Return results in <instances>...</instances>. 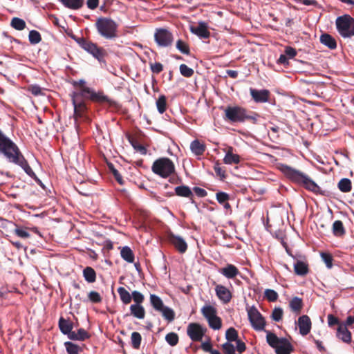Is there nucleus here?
Masks as SVG:
<instances>
[{"label":"nucleus","instance_id":"9b49d317","mask_svg":"<svg viewBox=\"0 0 354 354\" xmlns=\"http://www.w3.org/2000/svg\"><path fill=\"white\" fill-rule=\"evenodd\" d=\"M150 304L153 309L162 313V317L168 322H171L175 319V312L173 309L164 305L162 300L156 295H150Z\"/></svg>","mask_w":354,"mask_h":354},{"label":"nucleus","instance_id":"72a5a7b5","mask_svg":"<svg viewBox=\"0 0 354 354\" xmlns=\"http://www.w3.org/2000/svg\"><path fill=\"white\" fill-rule=\"evenodd\" d=\"M201 313L207 320L216 316L217 310L216 308L210 305H205L201 308Z\"/></svg>","mask_w":354,"mask_h":354},{"label":"nucleus","instance_id":"7ed1b4c3","mask_svg":"<svg viewBox=\"0 0 354 354\" xmlns=\"http://www.w3.org/2000/svg\"><path fill=\"white\" fill-rule=\"evenodd\" d=\"M0 154L6 160L20 167L26 166L27 160L19 147L0 130Z\"/></svg>","mask_w":354,"mask_h":354},{"label":"nucleus","instance_id":"09e8293b","mask_svg":"<svg viewBox=\"0 0 354 354\" xmlns=\"http://www.w3.org/2000/svg\"><path fill=\"white\" fill-rule=\"evenodd\" d=\"M108 167H109V169L110 171L111 172V174L114 176L115 179L116 180V181L120 185H123L124 184V180L122 178V175L119 172V171L114 167V166H113V165L112 163L108 164Z\"/></svg>","mask_w":354,"mask_h":354},{"label":"nucleus","instance_id":"4be33fe9","mask_svg":"<svg viewBox=\"0 0 354 354\" xmlns=\"http://www.w3.org/2000/svg\"><path fill=\"white\" fill-rule=\"evenodd\" d=\"M219 272L227 279H234L239 274V269L233 264L227 266L219 270Z\"/></svg>","mask_w":354,"mask_h":354},{"label":"nucleus","instance_id":"603ef678","mask_svg":"<svg viewBox=\"0 0 354 354\" xmlns=\"http://www.w3.org/2000/svg\"><path fill=\"white\" fill-rule=\"evenodd\" d=\"M180 74L185 77H190L194 75V70L188 67L186 64H182L180 65Z\"/></svg>","mask_w":354,"mask_h":354},{"label":"nucleus","instance_id":"dca6fc26","mask_svg":"<svg viewBox=\"0 0 354 354\" xmlns=\"http://www.w3.org/2000/svg\"><path fill=\"white\" fill-rule=\"evenodd\" d=\"M168 241L180 253L183 254L187 251V244L182 237L176 236L173 233H169L168 234Z\"/></svg>","mask_w":354,"mask_h":354},{"label":"nucleus","instance_id":"864d4df0","mask_svg":"<svg viewBox=\"0 0 354 354\" xmlns=\"http://www.w3.org/2000/svg\"><path fill=\"white\" fill-rule=\"evenodd\" d=\"M133 300L134 304H142L145 301V296L140 292L134 290L131 293V300Z\"/></svg>","mask_w":354,"mask_h":354},{"label":"nucleus","instance_id":"5fc2aeb1","mask_svg":"<svg viewBox=\"0 0 354 354\" xmlns=\"http://www.w3.org/2000/svg\"><path fill=\"white\" fill-rule=\"evenodd\" d=\"M321 257L323 261L325 263L326 267L330 269L333 267V256L328 252H322Z\"/></svg>","mask_w":354,"mask_h":354},{"label":"nucleus","instance_id":"ddd939ff","mask_svg":"<svg viewBox=\"0 0 354 354\" xmlns=\"http://www.w3.org/2000/svg\"><path fill=\"white\" fill-rule=\"evenodd\" d=\"M206 332V329L198 323H190L187 328V333L193 342L202 340Z\"/></svg>","mask_w":354,"mask_h":354},{"label":"nucleus","instance_id":"412c9836","mask_svg":"<svg viewBox=\"0 0 354 354\" xmlns=\"http://www.w3.org/2000/svg\"><path fill=\"white\" fill-rule=\"evenodd\" d=\"M175 193L177 196L180 197H185L189 198L192 203H195L194 199V194L191 189L187 185H180L175 187Z\"/></svg>","mask_w":354,"mask_h":354},{"label":"nucleus","instance_id":"a211bd4d","mask_svg":"<svg viewBox=\"0 0 354 354\" xmlns=\"http://www.w3.org/2000/svg\"><path fill=\"white\" fill-rule=\"evenodd\" d=\"M190 30L201 38L207 39L210 36V32L205 22H199L197 26H191Z\"/></svg>","mask_w":354,"mask_h":354},{"label":"nucleus","instance_id":"3c124183","mask_svg":"<svg viewBox=\"0 0 354 354\" xmlns=\"http://www.w3.org/2000/svg\"><path fill=\"white\" fill-rule=\"evenodd\" d=\"M264 297L270 302H274L277 300L279 295L276 291L272 289H266L264 292Z\"/></svg>","mask_w":354,"mask_h":354},{"label":"nucleus","instance_id":"7c9ffc66","mask_svg":"<svg viewBox=\"0 0 354 354\" xmlns=\"http://www.w3.org/2000/svg\"><path fill=\"white\" fill-rule=\"evenodd\" d=\"M121 257L128 263H133L135 259V255L133 250L129 246H124L120 250Z\"/></svg>","mask_w":354,"mask_h":354},{"label":"nucleus","instance_id":"f257e3e1","mask_svg":"<svg viewBox=\"0 0 354 354\" xmlns=\"http://www.w3.org/2000/svg\"><path fill=\"white\" fill-rule=\"evenodd\" d=\"M246 310L252 328L256 330L266 332V341L272 348L275 349L277 354H290L293 351V346L289 340L283 337L279 338L274 333L266 330V322L254 306H247Z\"/></svg>","mask_w":354,"mask_h":354},{"label":"nucleus","instance_id":"c9c22d12","mask_svg":"<svg viewBox=\"0 0 354 354\" xmlns=\"http://www.w3.org/2000/svg\"><path fill=\"white\" fill-rule=\"evenodd\" d=\"M127 138L129 140V142L131 143V145H132V147L137 151H139L140 153H141L142 154H145L147 153V149L146 148L142 145H141L140 143H139V142L136 140V138H135L134 137H133L132 136L128 134L127 136Z\"/></svg>","mask_w":354,"mask_h":354},{"label":"nucleus","instance_id":"f03ea898","mask_svg":"<svg viewBox=\"0 0 354 354\" xmlns=\"http://www.w3.org/2000/svg\"><path fill=\"white\" fill-rule=\"evenodd\" d=\"M277 167L292 183L313 193H321L320 187L304 172L281 162H278Z\"/></svg>","mask_w":354,"mask_h":354},{"label":"nucleus","instance_id":"338daca9","mask_svg":"<svg viewBox=\"0 0 354 354\" xmlns=\"http://www.w3.org/2000/svg\"><path fill=\"white\" fill-rule=\"evenodd\" d=\"M328 324L329 326H333L339 324V319L332 314L328 315Z\"/></svg>","mask_w":354,"mask_h":354},{"label":"nucleus","instance_id":"49530a36","mask_svg":"<svg viewBox=\"0 0 354 354\" xmlns=\"http://www.w3.org/2000/svg\"><path fill=\"white\" fill-rule=\"evenodd\" d=\"M209 326L214 330H218L222 326L221 319L217 315L207 319Z\"/></svg>","mask_w":354,"mask_h":354},{"label":"nucleus","instance_id":"a18cd8bd","mask_svg":"<svg viewBox=\"0 0 354 354\" xmlns=\"http://www.w3.org/2000/svg\"><path fill=\"white\" fill-rule=\"evenodd\" d=\"M28 39L30 43L35 45L39 44L41 41V36L38 31L32 30L29 32Z\"/></svg>","mask_w":354,"mask_h":354},{"label":"nucleus","instance_id":"c756f323","mask_svg":"<svg viewBox=\"0 0 354 354\" xmlns=\"http://www.w3.org/2000/svg\"><path fill=\"white\" fill-rule=\"evenodd\" d=\"M289 306L291 310L298 315L303 308V300L301 298L295 297L290 301Z\"/></svg>","mask_w":354,"mask_h":354},{"label":"nucleus","instance_id":"ea45409f","mask_svg":"<svg viewBox=\"0 0 354 354\" xmlns=\"http://www.w3.org/2000/svg\"><path fill=\"white\" fill-rule=\"evenodd\" d=\"M26 165L27 167L23 166L21 168L26 172L27 175L32 178L42 188L44 189V185L42 183L41 180L38 178V177L36 176L35 173L33 171L28 162H26Z\"/></svg>","mask_w":354,"mask_h":354},{"label":"nucleus","instance_id":"c03bdc74","mask_svg":"<svg viewBox=\"0 0 354 354\" xmlns=\"http://www.w3.org/2000/svg\"><path fill=\"white\" fill-rule=\"evenodd\" d=\"M156 106L160 113H163L167 109V98L164 95L159 96L156 101Z\"/></svg>","mask_w":354,"mask_h":354},{"label":"nucleus","instance_id":"052dcab7","mask_svg":"<svg viewBox=\"0 0 354 354\" xmlns=\"http://www.w3.org/2000/svg\"><path fill=\"white\" fill-rule=\"evenodd\" d=\"M283 310L281 308H275L272 313V318L275 322H279L283 317Z\"/></svg>","mask_w":354,"mask_h":354},{"label":"nucleus","instance_id":"bb28decb","mask_svg":"<svg viewBox=\"0 0 354 354\" xmlns=\"http://www.w3.org/2000/svg\"><path fill=\"white\" fill-rule=\"evenodd\" d=\"M91 335L84 328H79L77 332L73 331L69 339L75 341H84L89 339Z\"/></svg>","mask_w":354,"mask_h":354},{"label":"nucleus","instance_id":"39448f33","mask_svg":"<svg viewBox=\"0 0 354 354\" xmlns=\"http://www.w3.org/2000/svg\"><path fill=\"white\" fill-rule=\"evenodd\" d=\"M86 82L84 80H80L79 81H74L73 85L75 87H79L80 91L73 92L70 95H75L76 94H80L81 97H85V98L89 100L103 104L107 103L110 105H113L114 102L111 100L107 95L104 94L102 91L95 92L91 88L85 86Z\"/></svg>","mask_w":354,"mask_h":354},{"label":"nucleus","instance_id":"69168bd1","mask_svg":"<svg viewBox=\"0 0 354 354\" xmlns=\"http://www.w3.org/2000/svg\"><path fill=\"white\" fill-rule=\"evenodd\" d=\"M193 190L194 193L199 197H205L207 195V191L203 188L194 187Z\"/></svg>","mask_w":354,"mask_h":354},{"label":"nucleus","instance_id":"de8ad7c7","mask_svg":"<svg viewBox=\"0 0 354 354\" xmlns=\"http://www.w3.org/2000/svg\"><path fill=\"white\" fill-rule=\"evenodd\" d=\"M166 342L171 346H174L178 344L179 337L177 333L171 332L165 336Z\"/></svg>","mask_w":354,"mask_h":354},{"label":"nucleus","instance_id":"4468645a","mask_svg":"<svg viewBox=\"0 0 354 354\" xmlns=\"http://www.w3.org/2000/svg\"><path fill=\"white\" fill-rule=\"evenodd\" d=\"M15 228L13 230L14 234L19 238L26 239L30 237V232H32L37 234H39V236H41L39 231L38 230L37 227H27L22 225H18L16 224H14Z\"/></svg>","mask_w":354,"mask_h":354},{"label":"nucleus","instance_id":"58836bf2","mask_svg":"<svg viewBox=\"0 0 354 354\" xmlns=\"http://www.w3.org/2000/svg\"><path fill=\"white\" fill-rule=\"evenodd\" d=\"M12 28L17 30H23L26 27L25 21L19 17H13L10 21Z\"/></svg>","mask_w":354,"mask_h":354},{"label":"nucleus","instance_id":"aec40b11","mask_svg":"<svg viewBox=\"0 0 354 354\" xmlns=\"http://www.w3.org/2000/svg\"><path fill=\"white\" fill-rule=\"evenodd\" d=\"M58 325L61 332L64 335H67L68 337L69 338L73 331V322H71L69 319H66L63 317H61L59 319Z\"/></svg>","mask_w":354,"mask_h":354},{"label":"nucleus","instance_id":"6e6d98bb","mask_svg":"<svg viewBox=\"0 0 354 354\" xmlns=\"http://www.w3.org/2000/svg\"><path fill=\"white\" fill-rule=\"evenodd\" d=\"M214 171L221 180L226 178L225 169L220 166V164L216 162L214 166Z\"/></svg>","mask_w":354,"mask_h":354},{"label":"nucleus","instance_id":"37998d69","mask_svg":"<svg viewBox=\"0 0 354 354\" xmlns=\"http://www.w3.org/2000/svg\"><path fill=\"white\" fill-rule=\"evenodd\" d=\"M131 345L133 348L139 349L141 344L142 337L138 332H133L131 336Z\"/></svg>","mask_w":354,"mask_h":354},{"label":"nucleus","instance_id":"4d7b16f0","mask_svg":"<svg viewBox=\"0 0 354 354\" xmlns=\"http://www.w3.org/2000/svg\"><path fill=\"white\" fill-rule=\"evenodd\" d=\"M151 72L154 74H159L163 71V65L160 62H149Z\"/></svg>","mask_w":354,"mask_h":354},{"label":"nucleus","instance_id":"e433bc0d","mask_svg":"<svg viewBox=\"0 0 354 354\" xmlns=\"http://www.w3.org/2000/svg\"><path fill=\"white\" fill-rule=\"evenodd\" d=\"M337 187L342 192L344 193L351 192L352 189V183L351 180L346 178H342L337 184Z\"/></svg>","mask_w":354,"mask_h":354},{"label":"nucleus","instance_id":"2eb2a0df","mask_svg":"<svg viewBox=\"0 0 354 354\" xmlns=\"http://www.w3.org/2000/svg\"><path fill=\"white\" fill-rule=\"evenodd\" d=\"M250 93L252 100L257 103H265L269 101L270 92L267 89L257 90L250 88Z\"/></svg>","mask_w":354,"mask_h":354},{"label":"nucleus","instance_id":"f3484780","mask_svg":"<svg viewBox=\"0 0 354 354\" xmlns=\"http://www.w3.org/2000/svg\"><path fill=\"white\" fill-rule=\"evenodd\" d=\"M215 292L218 298L223 304H228L232 298V294L230 290L223 285H216L215 288Z\"/></svg>","mask_w":354,"mask_h":354},{"label":"nucleus","instance_id":"b1692460","mask_svg":"<svg viewBox=\"0 0 354 354\" xmlns=\"http://www.w3.org/2000/svg\"><path fill=\"white\" fill-rule=\"evenodd\" d=\"M337 336L339 339H342L344 342L348 343L351 340V333L348 330L346 325L339 324L337 328Z\"/></svg>","mask_w":354,"mask_h":354},{"label":"nucleus","instance_id":"8fccbe9b","mask_svg":"<svg viewBox=\"0 0 354 354\" xmlns=\"http://www.w3.org/2000/svg\"><path fill=\"white\" fill-rule=\"evenodd\" d=\"M225 338L228 342H234L238 339V332L233 328L230 327L226 330Z\"/></svg>","mask_w":354,"mask_h":354},{"label":"nucleus","instance_id":"13d9d810","mask_svg":"<svg viewBox=\"0 0 354 354\" xmlns=\"http://www.w3.org/2000/svg\"><path fill=\"white\" fill-rule=\"evenodd\" d=\"M88 297L89 300L94 304L100 303L102 300L101 295L97 292L93 290L88 293Z\"/></svg>","mask_w":354,"mask_h":354},{"label":"nucleus","instance_id":"393cba45","mask_svg":"<svg viewBox=\"0 0 354 354\" xmlns=\"http://www.w3.org/2000/svg\"><path fill=\"white\" fill-rule=\"evenodd\" d=\"M190 149L196 156H201L205 151L206 146L203 142L196 139L191 142Z\"/></svg>","mask_w":354,"mask_h":354},{"label":"nucleus","instance_id":"774afa93","mask_svg":"<svg viewBox=\"0 0 354 354\" xmlns=\"http://www.w3.org/2000/svg\"><path fill=\"white\" fill-rule=\"evenodd\" d=\"M236 342V350L237 351H239L240 353H243V351H245L246 349V346H245V344L242 342L241 340L240 339H236L235 341Z\"/></svg>","mask_w":354,"mask_h":354},{"label":"nucleus","instance_id":"6e6552de","mask_svg":"<svg viewBox=\"0 0 354 354\" xmlns=\"http://www.w3.org/2000/svg\"><path fill=\"white\" fill-rule=\"evenodd\" d=\"M335 24L339 34L342 37L351 38L354 36V19L349 15L338 17Z\"/></svg>","mask_w":354,"mask_h":354},{"label":"nucleus","instance_id":"473e14b6","mask_svg":"<svg viewBox=\"0 0 354 354\" xmlns=\"http://www.w3.org/2000/svg\"><path fill=\"white\" fill-rule=\"evenodd\" d=\"M83 277L88 283H93L96 281V272L93 268L89 266L83 270Z\"/></svg>","mask_w":354,"mask_h":354},{"label":"nucleus","instance_id":"423d86ee","mask_svg":"<svg viewBox=\"0 0 354 354\" xmlns=\"http://www.w3.org/2000/svg\"><path fill=\"white\" fill-rule=\"evenodd\" d=\"M95 28L98 33L106 39H113L118 37V24L108 17H100L96 20Z\"/></svg>","mask_w":354,"mask_h":354},{"label":"nucleus","instance_id":"680f3d73","mask_svg":"<svg viewBox=\"0 0 354 354\" xmlns=\"http://www.w3.org/2000/svg\"><path fill=\"white\" fill-rule=\"evenodd\" d=\"M224 354H235V347L230 342H226L222 345Z\"/></svg>","mask_w":354,"mask_h":354},{"label":"nucleus","instance_id":"1a4fd4ad","mask_svg":"<svg viewBox=\"0 0 354 354\" xmlns=\"http://www.w3.org/2000/svg\"><path fill=\"white\" fill-rule=\"evenodd\" d=\"M152 171L162 177L167 178L175 171L174 162L168 158L157 159L152 165Z\"/></svg>","mask_w":354,"mask_h":354},{"label":"nucleus","instance_id":"9d476101","mask_svg":"<svg viewBox=\"0 0 354 354\" xmlns=\"http://www.w3.org/2000/svg\"><path fill=\"white\" fill-rule=\"evenodd\" d=\"M71 101L73 105L74 113L73 118L75 120V124L78 126L79 119H86V113L88 111L87 104L86 103L85 97H81L80 94H76L75 95H71Z\"/></svg>","mask_w":354,"mask_h":354},{"label":"nucleus","instance_id":"bf43d9fd","mask_svg":"<svg viewBox=\"0 0 354 354\" xmlns=\"http://www.w3.org/2000/svg\"><path fill=\"white\" fill-rule=\"evenodd\" d=\"M216 198L220 204H224L225 202L228 201L230 196L229 194L225 192H218L216 194Z\"/></svg>","mask_w":354,"mask_h":354},{"label":"nucleus","instance_id":"c85d7f7f","mask_svg":"<svg viewBox=\"0 0 354 354\" xmlns=\"http://www.w3.org/2000/svg\"><path fill=\"white\" fill-rule=\"evenodd\" d=\"M294 270L297 275L305 276L309 272L308 265L303 261H297L294 265Z\"/></svg>","mask_w":354,"mask_h":354},{"label":"nucleus","instance_id":"4c0bfd02","mask_svg":"<svg viewBox=\"0 0 354 354\" xmlns=\"http://www.w3.org/2000/svg\"><path fill=\"white\" fill-rule=\"evenodd\" d=\"M333 233L336 236H342L345 234L346 231L343 223L339 221H335L333 224Z\"/></svg>","mask_w":354,"mask_h":354},{"label":"nucleus","instance_id":"79ce46f5","mask_svg":"<svg viewBox=\"0 0 354 354\" xmlns=\"http://www.w3.org/2000/svg\"><path fill=\"white\" fill-rule=\"evenodd\" d=\"M176 48L183 54L189 55L190 49L189 45L182 39H178L176 44Z\"/></svg>","mask_w":354,"mask_h":354},{"label":"nucleus","instance_id":"2f4dec72","mask_svg":"<svg viewBox=\"0 0 354 354\" xmlns=\"http://www.w3.org/2000/svg\"><path fill=\"white\" fill-rule=\"evenodd\" d=\"M59 1L65 7L72 10H77L84 4V0H59Z\"/></svg>","mask_w":354,"mask_h":354},{"label":"nucleus","instance_id":"20e7f679","mask_svg":"<svg viewBox=\"0 0 354 354\" xmlns=\"http://www.w3.org/2000/svg\"><path fill=\"white\" fill-rule=\"evenodd\" d=\"M259 118L258 113L237 105L227 106L224 109L223 119L230 123H243L245 121H250L253 124H257Z\"/></svg>","mask_w":354,"mask_h":354},{"label":"nucleus","instance_id":"a878e982","mask_svg":"<svg viewBox=\"0 0 354 354\" xmlns=\"http://www.w3.org/2000/svg\"><path fill=\"white\" fill-rule=\"evenodd\" d=\"M320 42L328 48L333 50L337 48L335 39L328 33H323L320 36Z\"/></svg>","mask_w":354,"mask_h":354},{"label":"nucleus","instance_id":"6ab92c4d","mask_svg":"<svg viewBox=\"0 0 354 354\" xmlns=\"http://www.w3.org/2000/svg\"><path fill=\"white\" fill-rule=\"evenodd\" d=\"M299 332L302 335H308L311 329V321L308 315H302L298 319Z\"/></svg>","mask_w":354,"mask_h":354},{"label":"nucleus","instance_id":"a19ab883","mask_svg":"<svg viewBox=\"0 0 354 354\" xmlns=\"http://www.w3.org/2000/svg\"><path fill=\"white\" fill-rule=\"evenodd\" d=\"M64 346L68 354H79L82 351V349L80 346L71 342H65Z\"/></svg>","mask_w":354,"mask_h":354},{"label":"nucleus","instance_id":"e2e57ef3","mask_svg":"<svg viewBox=\"0 0 354 354\" xmlns=\"http://www.w3.org/2000/svg\"><path fill=\"white\" fill-rule=\"evenodd\" d=\"M28 91L35 96L39 95L42 93L41 87L37 85H30L28 87Z\"/></svg>","mask_w":354,"mask_h":354},{"label":"nucleus","instance_id":"5701e85b","mask_svg":"<svg viewBox=\"0 0 354 354\" xmlns=\"http://www.w3.org/2000/svg\"><path fill=\"white\" fill-rule=\"evenodd\" d=\"M130 315L138 319L145 317V309L142 304H131L129 308Z\"/></svg>","mask_w":354,"mask_h":354},{"label":"nucleus","instance_id":"0eeeda50","mask_svg":"<svg viewBox=\"0 0 354 354\" xmlns=\"http://www.w3.org/2000/svg\"><path fill=\"white\" fill-rule=\"evenodd\" d=\"M73 38L82 48L92 55L93 57L99 61V62L106 63L105 57H107L108 53L104 48L98 46L97 44L93 43L84 37L77 39L75 37Z\"/></svg>","mask_w":354,"mask_h":354},{"label":"nucleus","instance_id":"cd10ccee","mask_svg":"<svg viewBox=\"0 0 354 354\" xmlns=\"http://www.w3.org/2000/svg\"><path fill=\"white\" fill-rule=\"evenodd\" d=\"M233 148L232 147L228 148V150L223 159V162L225 164H238L240 162V156L237 154L233 153Z\"/></svg>","mask_w":354,"mask_h":354},{"label":"nucleus","instance_id":"0e129e2a","mask_svg":"<svg viewBox=\"0 0 354 354\" xmlns=\"http://www.w3.org/2000/svg\"><path fill=\"white\" fill-rule=\"evenodd\" d=\"M285 55L289 58H293L297 55V51L291 46H286L285 48Z\"/></svg>","mask_w":354,"mask_h":354},{"label":"nucleus","instance_id":"f8f14e48","mask_svg":"<svg viewBox=\"0 0 354 354\" xmlns=\"http://www.w3.org/2000/svg\"><path fill=\"white\" fill-rule=\"evenodd\" d=\"M154 40L159 47L167 48L172 46L174 35L167 28H159L155 30Z\"/></svg>","mask_w":354,"mask_h":354},{"label":"nucleus","instance_id":"f704fd0d","mask_svg":"<svg viewBox=\"0 0 354 354\" xmlns=\"http://www.w3.org/2000/svg\"><path fill=\"white\" fill-rule=\"evenodd\" d=\"M117 291L122 304L127 305L131 303V294H130L124 287H119Z\"/></svg>","mask_w":354,"mask_h":354}]
</instances>
